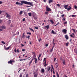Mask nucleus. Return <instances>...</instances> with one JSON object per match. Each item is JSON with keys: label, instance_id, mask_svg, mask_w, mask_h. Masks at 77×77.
I'll return each instance as SVG.
<instances>
[{"label": "nucleus", "instance_id": "33", "mask_svg": "<svg viewBox=\"0 0 77 77\" xmlns=\"http://www.w3.org/2000/svg\"><path fill=\"white\" fill-rule=\"evenodd\" d=\"M2 44H3L5 45L6 44V43L5 42L3 41H2L1 42Z\"/></svg>", "mask_w": 77, "mask_h": 77}, {"label": "nucleus", "instance_id": "2", "mask_svg": "<svg viewBox=\"0 0 77 77\" xmlns=\"http://www.w3.org/2000/svg\"><path fill=\"white\" fill-rule=\"evenodd\" d=\"M7 15L6 18H7L8 19H10L11 17V15L10 14H8L7 13H5Z\"/></svg>", "mask_w": 77, "mask_h": 77}, {"label": "nucleus", "instance_id": "26", "mask_svg": "<svg viewBox=\"0 0 77 77\" xmlns=\"http://www.w3.org/2000/svg\"><path fill=\"white\" fill-rule=\"evenodd\" d=\"M63 65H65V61H63Z\"/></svg>", "mask_w": 77, "mask_h": 77}, {"label": "nucleus", "instance_id": "39", "mask_svg": "<svg viewBox=\"0 0 77 77\" xmlns=\"http://www.w3.org/2000/svg\"><path fill=\"white\" fill-rule=\"evenodd\" d=\"M26 77H29V74H26Z\"/></svg>", "mask_w": 77, "mask_h": 77}, {"label": "nucleus", "instance_id": "61", "mask_svg": "<svg viewBox=\"0 0 77 77\" xmlns=\"http://www.w3.org/2000/svg\"><path fill=\"white\" fill-rule=\"evenodd\" d=\"M72 67L73 68H74V64H73Z\"/></svg>", "mask_w": 77, "mask_h": 77}, {"label": "nucleus", "instance_id": "15", "mask_svg": "<svg viewBox=\"0 0 77 77\" xmlns=\"http://www.w3.org/2000/svg\"><path fill=\"white\" fill-rule=\"evenodd\" d=\"M56 74L57 77H59V73H58V72H57V71H56Z\"/></svg>", "mask_w": 77, "mask_h": 77}, {"label": "nucleus", "instance_id": "27", "mask_svg": "<svg viewBox=\"0 0 77 77\" xmlns=\"http://www.w3.org/2000/svg\"><path fill=\"white\" fill-rule=\"evenodd\" d=\"M19 14L20 15H21V14H23V11H20Z\"/></svg>", "mask_w": 77, "mask_h": 77}, {"label": "nucleus", "instance_id": "58", "mask_svg": "<svg viewBox=\"0 0 77 77\" xmlns=\"http://www.w3.org/2000/svg\"><path fill=\"white\" fill-rule=\"evenodd\" d=\"M67 24V22H65L64 23V24Z\"/></svg>", "mask_w": 77, "mask_h": 77}, {"label": "nucleus", "instance_id": "22", "mask_svg": "<svg viewBox=\"0 0 77 77\" xmlns=\"http://www.w3.org/2000/svg\"><path fill=\"white\" fill-rule=\"evenodd\" d=\"M28 14L29 17H31V16H32V13H28Z\"/></svg>", "mask_w": 77, "mask_h": 77}, {"label": "nucleus", "instance_id": "19", "mask_svg": "<svg viewBox=\"0 0 77 77\" xmlns=\"http://www.w3.org/2000/svg\"><path fill=\"white\" fill-rule=\"evenodd\" d=\"M25 34V32L23 33V36H22L23 38H25V37H26V36L25 35H24Z\"/></svg>", "mask_w": 77, "mask_h": 77}, {"label": "nucleus", "instance_id": "42", "mask_svg": "<svg viewBox=\"0 0 77 77\" xmlns=\"http://www.w3.org/2000/svg\"><path fill=\"white\" fill-rule=\"evenodd\" d=\"M65 16V15L64 14H63L61 15V17H62V18H63V17Z\"/></svg>", "mask_w": 77, "mask_h": 77}, {"label": "nucleus", "instance_id": "8", "mask_svg": "<svg viewBox=\"0 0 77 77\" xmlns=\"http://www.w3.org/2000/svg\"><path fill=\"white\" fill-rule=\"evenodd\" d=\"M51 33H52L54 35H56V32H54V30H52L51 32Z\"/></svg>", "mask_w": 77, "mask_h": 77}, {"label": "nucleus", "instance_id": "51", "mask_svg": "<svg viewBox=\"0 0 77 77\" xmlns=\"http://www.w3.org/2000/svg\"><path fill=\"white\" fill-rule=\"evenodd\" d=\"M2 21H3V20H0V23H2Z\"/></svg>", "mask_w": 77, "mask_h": 77}, {"label": "nucleus", "instance_id": "38", "mask_svg": "<svg viewBox=\"0 0 77 77\" xmlns=\"http://www.w3.org/2000/svg\"><path fill=\"white\" fill-rule=\"evenodd\" d=\"M58 24H59V22L56 25H54V26H57Z\"/></svg>", "mask_w": 77, "mask_h": 77}, {"label": "nucleus", "instance_id": "16", "mask_svg": "<svg viewBox=\"0 0 77 77\" xmlns=\"http://www.w3.org/2000/svg\"><path fill=\"white\" fill-rule=\"evenodd\" d=\"M11 23V20H9L8 22V24H10V23Z\"/></svg>", "mask_w": 77, "mask_h": 77}, {"label": "nucleus", "instance_id": "64", "mask_svg": "<svg viewBox=\"0 0 77 77\" xmlns=\"http://www.w3.org/2000/svg\"><path fill=\"white\" fill-rule=\"evenodd\" d=\"M53 77H56V75H54L53 76Z\"/></svg>", "mask_w": 77, "mask_h": 77}, {"label": "nucleus", "instance_id": "24", "mask_svg": "<svg viewBox=\"0 0 77 77\" xmlns=\"http://www.w3.org/2000/svg\"><path fill=\"white\" fill-rule=\"evenodd\" d=\"M53 2V0H49V3H50Z\"/></svg>", "mask_w": 77, "mask_h": 77}, {"label": "nucleus", "instance_id": "28", "mask_svg": "<svg viewBox=\"0 0 77 77\" xmlns=\"http://www.w3.org/2000/svg\"><path fill=\"white\" fill-rule=\"evenodd\" d=\"M50 69H51V67H49L48 68V71H49V70H50Z\"/></svg>", "mask_w": 77, "mask_h": 77}, {"label": "nucleus", "instance_id": "7", "mask_svg": "<svg viewBox=\"0 0 77 77\" xmlns=\"http://www.w3.org/2000/svg\"><path fill=\"white\" fill-rule=\"evenodd\" d=\"M33 60V58H32V59L30 61L29 63V65H31Z\"/></svg>", "mask_w": 77, "mask_h": 77}, {"label": "nucleus", "instance_id": "49", "mask_svg": "<svg viewBox=\"0 0 77 77\" xmlns=\"http://www.w3.org/2000/svg\"><path fill=\"white\" fill-rule=\"evenodd\" d=\"M3 13V11H0V14H2Z\"/></svg>", "mask_w": 77, "mask_h": 77}, {"label": "nucleus", "instance_id": "56", "mask_svg": "<svg viewBox=\"0 0 77 77\" xmlns=\"http://www.w3.org/2000/svg\"><path fill=\"white\" fill-rule=\"evenodd\" d=\"M14 51H15V53H17V50H16V48L15 49Z\"/></svg>", "mask_w": 77, "mask_h": 77}, {"label": "nucleus", "instance_id": "52", "mask_svg": "<svg viewBox=\"0 0 77 77\" xmlns=\"http://www.w3.org/2000/svg\"><path fill=\"white\" fill-rule=\"evenodd\" d=\"M48 44H46L45 45L46 47H48Z\"/></svg>", "mask_w": 77, "mask_h": 77}, {"label": "nucleus", "instance_id": "53", "mask_svg": "<svg viewBox=\"0 0 77 77\" xmlns=\"http://www.w3.org/2000/svg\"><path fill=\"white\" fill-rule=\"evenodd\" d=\"M3 3V2L2 1H0V5L1 4H2Z\"/></svg>", "mask_w": 77, "mask_h": 77}, {"label": "nucleus", "instance_id": "37", "mask_svg": "<svg viewBox=\"0 0 77 77\" xmlns=\"http://www.w3.org/2000/svg\"><path fill=\"white\" fill-rule=\"evenodd\" d=\"M48 14V12H45V15H47V14Z\"/></svg>", "mask_w": 77, "mask_h": 77}, {"label": "nucleus", "instance_id": "35", "mask_svg": "<svg viewBox=\"0 0 77 77\" xmlns=\"http://www.w3.org/2000/svg\"><path fill=\"white\" fill-rule=\"evenodd\" d=\"M66 46H68V44H69V42H67L66 43Z\"/></svg>", "mask_w": 77, "mask_h": 77}, {"label": "nucleus", "instance_id": "41", "mask_svg": "<svg viewBox=\"0 0 77 77\" xmlns=\"http://www.w3.org/2000/svg\"><path fill=\"white\" fill-rule=\"evenodd\" d=\"M57 6L58 7H60V5L59 4H57Z\"/></svg>", "mask_w": 77, "mask_h": 77}, {"label": "nucleus", "instance_id": "21", "mask_svg": "<svg viewBox=\"0 0 77 77\" xmlns=\"http://www.w3.org/2000/svg\"><path fill=\"white\" fill-rule=\"evenodd\" d=\"M50 21L51 22V23H52V24H54V22H53V20H50Z\"/></svg>", "mask_w": 77, "mask_h": 77}, {"label": "nucleus", "instance_id": "54", "mask_svg": "<svg viewBox=\"0 0 77 77\" xmlns=\"http://www.w3.org/2000/svg\"><path fill=\"white\" fill-rule=\"evenodd\" d=\"M63 21H65V18H63Z\"/></svg>", "mask_w": 77, "mask_h": 77}, {"label": "nucleus", "instance_id": "3", "mask_svg": "<svg viewBox=\"0 0 77 77\" xmlns=\"http://www.w3.org/2000/svg\"><path fill=\"white\" fill-rule=\"evenodd\" d=\"M46 11L47 12H50L51 11V9L50 8H48V6H46Z\"/></svg>", "mask_w": 77, "mask_h": 77}, {"label": "nucleus", "instance_id": "45", "mask_svg": "<svg viewBox=\"0 0 77 77\" xmlns=\"http://www.w3.org/2000/svg\"><path fill=\"white\" fill-rule=\"evenodd\" d=\"M51 66L52 67V68L53 69V70H54V68H53V65H51Z\"/></svg>", "mask_w": 77, "mask_h": 77}, {"label": "nucleus", "instance_id": "6", "mask_svg": "<svg viewBox=\"0 0 77 77\" xmlns=\"http://www.w3.org/2000/svg\"><path fill=\"white\" fill-rule=\"evenodd\" d=\"M46 63L47 62H43V65L44 66H45H45H47L48 65V64H46Z\"/></svg>", "mask_w": 77, "mask_h": 77}, {"label": "nucleus", "instance_id": "17", "mask_svg": "<svg viewBox=\"0 0 77 77\" xmlns=\"http://www.w3.org/2000/svg\"><path fill=\"white\" fill-rule=\"evenodd\" d=\"M46 58H44L43 62H47V61H46Z\"/></svg>", "mask_w": 77, "mask_h": 77}, {"label": "nucleus", "instance_id": "31", "mask_svg": "<svg viewBox=\"0 0 77 77\" xmlns=\"http://www.w3.org/2000/svg\"><path fill=\"white\" fill-rule=\"evenodd\" d=\"M76 17V15H72V17Z\"/></svg>", "mask_w": 77, "mask_h": 77}, {"label": "nucleus", "instance_id": "62", "mask_svg": "<svg viewBox=\"0 0 77 77\" xmlns=\"http://www.w3.org/2000/svg\"><path fill=\"white\" fill-rule=\"evenodd\" d=\"M22 51H25V49H22Z\"/></svg>", "mask_w": 77, "mask_h": 77}, {"label": "nucleus", "instance_id": "46", "mask_svg": "<svg viewBox=\"0 0 77 77\" xmlns=\"http://www.w3.org/2000/svg\"><path fill=\"white\" fill-rule=\"evenodd\" d=\"M56 58H54V61L56 62Z\"/></svg>", "mask_w": 77, "mask_h": 77}, {"label": "nucleus", "instance_id": "4", "mask_svg": "<svg viewBox=\"0 0 77 77\" xmlns=\"http://www.w3.org/2000/svg\"><path fill=\"white\" fill-rule=\"evenodd\" d=\"M12 62L14 63L15 61L14 60H10L8 62V63L10 64H12Z\"/></svg>", "mask_w": 77, "mask_h": 77}, {"label": "nucleus", "instance_id": "55", "mask_svg": "<svg viewBox=\"0 0 77 77\" xmlns=\"http://www.w3.org/2000/svg\"><path fill=\"white\" fill-rule=\"evenodd\" d=\"M20 60V61H22L23 60V59H20V60Z\"/></svg>", "mask_w": 77, "mask_h": 77}, {"label": "nucleus", "instance_id": "59", "mask_svg": "<svg viewBox=\"0 0 77 77\" xmlns=\"http://www.w3.org/2000/svg\"><path fill=\"white\" fill-rule=\"evenodd\" d=\"M17 52H18V53H20V51H19V49H17Z\"/></svg>", "mask_w": 77, "mask_h": 77}, {"label": "nucleus", "instance_id": "60", "mask_svg": "<svg viewBox=\"0 0 77 77\" xmlns=\"http://www.w3.org/2000/svg\"><path fill=\"white\" fill-rule=\"evenodd\" d=\"M25 21V18H24L23 19V21Z\"/></svg>", "mask_w": 77, "mask_h": 77}, {"label": "nucleus", "instance_id": "23", "mask_svg": "<svg viewBox=\"0 0 77 77\" xmlns=\"http://www.w3.org/2000/svg\"><path fill=\"white\" fill-rule=\"evenodd\" d=\"M53 44L54 45H55V43H54V38L53 40Z\"/></svg>", "mask_w": 77, "mask_h": 77}, {"label": "nucleus", "instance_id": "30", "mask_svg": "<svg viewBox=\"0 0 77 77\" xmlns=\"http://www.w3.org/2000/svg\"><path fill=\"white\" fill-rule=\"evenodd\" d=\"M34 59H35V63H36V62H37V59H36V58H34Z\"/></svg>", "mask_w": 77, "mask_h": 77}, {"label": "nucleus", "instance_id": "34", "mask_svg": "<svg viewBox=\"0 0 77 77\" xmlns=\"http://www.w3.org/2000/svg\"><path fill=\"white\" fill-rule=\"evenodd\" d=\"M70 36H71V38H75V36H73L72 35V34L70 35Z\"/></svg>", "mask_w": 77, "mask_h": 77}, {"label": "nucleus", "instance_id": "1", "mask_svg": "<svg viewBox=\"0 0 77 77\" xmlns=\"http://www.w3.org/2000/svg\"><path fill=\"white\" fill-rule=\"evenodd\" d=\"M21 3L18 2H16V5H20L22 6L23 4H26V5H30V6H33V4L30 2H27L25 1H22L20 2Z\"/></svg>", "mask_w": 77, "mask_h": 77}, {"label": "nucleus", "instance_id": "63", "mask_svg": "<svg viewBox=\"0 0 77 77\" xmlns=\"http://www.w3.org/2000/svg\"><path fill=\"white\" fill-rule=\"evenodd\" d=\"M26 7H27V8H30V6H26Z\"/></svg>", "mask_w": 77, "mask_h": 77}, {"label": "nucleus", "instance_id": "9", "mask_svg": "<svg viewBox=\"0 0 77 77\" xmlns=\"http://www.w3.org/2000/svg\"><path fill=\"white\" fill-rule=\"evenodd\" d=\"M34 75V77H38V74L37 73H35V72L33 73Z\"/></svg>", "mask_w": 77, "mask_h": 77}, {"label": "nucleus", "instance_id": "5", "mask_svg": "<svg viewBox=\"0 0 77 77\" xmlns=\"http://www.w3.org/2000/svg\"><path fill=\"white\" fill-rule=\"evenodd\" d=\"M62 32L63 33H64L65 34H66V33H67V30L65 29H63Z\"/></svg>", "mask_w": 77, "mask_h": 77}, {"label": "nucleus", "instance_id": "44", "mask_svg": "<svg viewBox=\"0 0 77 77\" xmlns=\"http://www.w3.org/2000/svg\"><path fill=\"white\" fill-rule=\"evenodd\" d=\"M19 77H22V74H21V73L20 74Z\"/></svg>", "mask_w": 77, "mask_h": 77}, {"label": "nucleus", "instance_id": "10", "mask_svg": "<svg viewBox=\"0 0 77 77\" xmlns=\"http://www.w3.org/2000/svg\"><path fill=\"white\" fill-rule=\"evenodd\" d=\"M69 8H67V9L68 11H70V10H71V9H72V8L71 7H70V6H69Z\"/></svg>", "mask_w": 77, "mask_h": 77}, {"label": "nucleus", "instance_id": "32", "mask_svg": "<svg viewBox=\"0 0 77 77\" xmlns=\"http://www.w3.org/2000/svg\"><path fill=\"white\" fill-rule=\"evenodd\" d=\"M55 65H56V66H55L56 68H57L58 66L57 65V63H56L55 64Z\"/></svg>", "mask_w": 77, "mask_h": 77}, {"label": "nucleus", "instance_id": "12", "mask_svg": "<svg viewBox=\"0 0 77 77\" xmlns=\"http://www.w3.org/2000/svg\"><path fill=\"white\" fill-rule=\"evenodd\" d=\"M65 38L66 39L68 40V39H69V37H68V36L67 35H65Z\"/></svg>", "mask_w": 77, "mask_h": 77}, {"label": "nucleus", "instance_id": "13", "mask_svg": "<svg viewBox=\"0 0 77 77\" xmlns=\"http://www.w3.org/2000/svg\"><path fill=\"white\" fill-rule=\"evenodd\" d=\"M44 28H46V29H48L49 28V26L47 25L45 26L44 27Z\"/></svg>", "mask_w": 77, "mask_h": 77}, {"label": "nucleus", "instance_id": "25", "mask_svg": "<svg viewBox=\"0 0 77 77\" xmlns=\"http://www.w3.org/2000/svg\"><path fill=\"white\" fill-rule=\"evenodd\" d=\"M29 29L30 30H31V31L33 32H35V31H34V30H33L31 28H29Z\"/></svg>", "mask_w": 77, "mask_h": 77}, {"label": "nucleus", "instance_id": "50", "mask_svg": "<svg viewBox=\"0 0 77 77\" xmlns=\"http://www.w3.org/2000/svg\"><path fill=\"white\" fill-rule=\"evenodd\" d=\"M42 40L41 39V38H40L38 40V41L39 42H40V41H42Z\"/></svg>", "mask_w": 77, "mask_h": 77}, {"label": "nucleus", "instance_id": "47", "mask_svg": "<svg viewBox=\"0 0 77 77\" xmlns=\"http://www.w3.org/2000/svg\"><path fill=\"white\" fill-rule=\"evenodd\" d=\"M35 29H38V27L37 26V27H35Z\"/></svg>", "mask_w": 77, "mask_h": 77}, {"label": "nucleus", "instance_id": "36", "mask_svg": "<svg viewBox=\"0 0 77 77\" xmlns=\"http://www.w3.org/2000/svg\"><path fill=\"white\" fill-rule=\"evenodd\" d=\"M26 38H28V39H30V36L29 35H28V36H26Z\"/></svg>", "mask_w": 77, "mask_h": 77}, {"label": "nucleus", "instance_id": "40", "mask_svg": "<svg viewBox=\"0 0 77 77\" xmlns=\"http://www.w3.org/2000/svg\"><path fill=\"white\" fill-rule=\"evenodd\" d=\"M74 8H75V9H77V6L75 5Z\"/></svg>", "mask_w": 77, "mask_h": 77}, {"label": "nucleus", "instance_id": "43", "mask_svg": "<svg viewBox=\"0 0 77 77\" xmlns=\"http://www.w3.org/2000/svg\"><path fill=\"white\" fill-rule=\"evenodd\" d=\"M41 55H42V54H40L39 55L38 57H41Z\"/></svg>", "mask_w": 77, "mask_h": 77}, {"label": "nucleus", "instance_id": "18", "mask_svg": "<svg viewBox=\"0 0 77 77\" xmlns=\"http://www.w3.org/2000/svg\"><path fill=\"white\" fill-rule=\"evenodd\" d=\"M9 48H10V47H8V48H5V50H8L9 49Z\"/></svg>", "mask_w": 77, "mask_h": 77}, {"label": "nucleus", "instance_id": "48", "mask_svg": "<svg viewBox=\"0 0 77 77\" xmlns=\"http://www.w3.org/2000/svg\"><path fill=\"white\" fill-rule=\"evenodd\" d=\"M50 52H52L53 51V49H51L50 50Z\"/></svg>", "mask_w": 77, "mask_h": 77}, {"label": "nucleus", "instance_id": "29", "mask_svg": "<svg viewBox=\"0 0 77 77\" xmlns=\"http://www.w3.org/2000/svg\"><path fill=\"white\" fill-rule=\"evenodd\" d=\"M27 35H32L31 32H27Z\"/></svg>", "mask_w": 77, "mask_h": 77}, {"label": "nucleus", "instance_id": "20", "mask_svg": "<svg viewBox=\"0 0 77 77\" xmlns=\"http://www.w3.org/2000/svg\"><path fill=\"white\" fill-rule=\"evenodd\" d=\"M1 27L2 29H6V27L5 26H2Z\"/></svg>", "mask_w": 77, "mask_h": 77}, {"label": "nucleus", "instance_id": "57", "mask_svg": "<svg viewBox=\"0 0 77 77\" xmlns=\"http://www.w3.org/2000/svg\"><path fill=\"white\" fill-rule=\"evenodd\" d=\"M72 30H73V32H75V29H72Z\"/></svg>", "mask_w": 77, "mask_h": 77}, {"label": "nucleus", "instance_id": "14", "mask_svg": "<svg viewBox=\"0 0 77 77\" xmlns=\"http://www.w3.org/2000/svg\"><path fill=\"white\" fill-rule=\"evenodd\" d=\"M41 72H43V73H44V72H45V70H44V69H42L41 70Z\"/></svg>", "mask_w": 77, "mask_h": 77}, {"label": "nucleus", "instance_id": "11", "mask_svg": "<svg viewBox=\"0 0 77 77\" xmlns=\"http://www.w3.org/2000/svg\"><path fill=\"white\" fill-rule=\"evenodd\" d=\"M68 6V5H65L64 6V8H65V9H68V8H67V7Z\"/></svg>", "mask_w": 77, "mask_h": 77}]
</instances>
